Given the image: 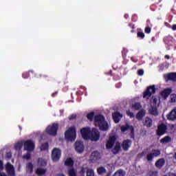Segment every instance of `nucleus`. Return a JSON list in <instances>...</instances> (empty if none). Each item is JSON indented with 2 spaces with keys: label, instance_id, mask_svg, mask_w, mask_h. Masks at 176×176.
Returning a JSON list of instances; mask_svg holds the SVG:
<instances>
[{
  "label": "nucleus",
  "instance_id": "obj_12",
  "mask_svg": "<svg viewBox=\"0 0 176 176\" xmlns=\"http://www.w3.org/2000/svg\"><path fill=\"white\" fill-rule=\"evenodd\" d=\"M164 79L166 82H176V73L175 72H170L166 74H164Z\"/></svg>",
  "mask_w": 176,
  "mask_h": 176
},
{
  "label": "nucleus",
  "instance_id": "obj_31",
  "mask_svg": "<svg viewBox=\"0 0 176 176\" xmlns=\"http://www.w3.org/2000/svg\"><path fill=\"white\" fill-rule=\"evenodd\" d=\"M149 112L151 115H153L154 116H157V115H159V113L157 112V109L155 107H152L149 110Z\"/></svg>",
  "mask_w": 176,
  "mask_h": 176
},
{
  "label": "nucleus",
  "instance_id": "obj_40",
  "mask_svg": "<svg viewBox=\"0 0 176 176\" xmlns=\"http://www.w3.org/2000/svg\"><path fill=\"white\" fill-rule=\"evenodd\" d=\"M170 102H176V94H173L170 95Z\"/></svg>",
  "mask_w": 176,
  "mask_h": 176
},
{
  "label": "nucleus",
  "instance_id": "obj_11",
  "mask_svg": "<svg viewBox=\"0 0 176 176\" xmlns=\"http://www.w3.org/2000/svg\"><path fill=\"white\" fill-rule=\"evenodd\" d=\"M100 159H101V154L97 151H93L89 157V160H91L92 163H96V162L100 160Z\"/></svg>",
  "mask_w": 176,
  "mask_h": 176
},
{
  "label": "nucleus",
  "instance_id": "obj_42",
  "mask_svg": "<svg viewBox=\"0 0 176 176\" xmlns=\"http://www.w3.org/2000/svg\"><path fill=\"white\" fill-rule=\"evenodd\" d=\"M78 116L75 113H73L72 115H70L69 117H68V119L69 120H75V119H76V117Z\"/></svg>",
  "mask_w": 176,
  "mask_h": 176
},
{
  "label": "nucleus",
  "instance_id": "obj_48",
  "mask_svg": "<svg viewBox=\"0 0 176 176\" xmlns=\"http://www.w3.org/2000/svg\"><path fill=\"white\" fill-rule=\"evenodd\" d=\"M93 118H94V112L89 113V120H93Z\"/></svg>",
  "mask_w": 176,
  "mask_h": 176
},
{
  "label": "nucleus",
  "instance_id": "obj_6",
  "mask_svg": "<svg viewBox=\"0 0 176 176\" xmlns=\"http://www.w3.org/2000/svg\"><path fill=\"white\" fill-rule=\"evenodd\" d=\"M51 157L54 162H58L61 157V150L58 148H53Z\"/></svg>",
  "mask_w": 176,
  "mask_h": 176
},
{
  "label": "nucleus",
  "instance_id": "obj_10",
  "mask_svg": "<svg viewBox=\"0 0 176 176\" xmlns=\"http://www.w3.org/2000/svg\"><path fill=\"white\" fill-rule=\"evenodd\" d=\"M166 133H167V125L165 124H160L157 129V135L162 137V135H164Z\"/></svg>",
  "mask_w": 176,
  "mask_h": 176
},
{
  "label": "nucleus",
  "instance_id": "obj_7",
  "mask_svg": "<svg viewBox=\"0 0 176 176\" xmlns=\"http://www.w3.org/2000/svg\"><path fill=\"white\" fill-rule=\"evenodd\" d=\"M25 151L32 152L35 149V143L32 140H26L23 144Z\"/></svg>",
  "mask_w": 176,
  "mask_h": 176
},
{
  "label": "nucleus",
  "instance_id": "obj_4",
  "mask_svg": "<svg viewBox=\"0 0 176 176\" xmlns=\"http://www.w3.org/2000/svg\"><path fill=\"white\" fill-rule=\"evenodd\" d=\"M58 130V124L53 123L52 126H48L45 129L47 134L49 135H57V131Z\"/></svg>",
  "mask_w": 176,
  "mask_h": 176
},
{
  "label": "nucleus",
  "instance_id": "obj_2",
  "mask_svg": "<svg viewBox=\"0 0 176 176\" xmlns=\"http://www.w3.org/2000/svg\"><path fill=\"white\" fill-rule=\"evenodd\" d=\"M65 138L70 142H74L76 140V128L75 126L68 128L65 132Z\"/></svg>",
  "mask_w": 176,
  "mask_h": 176
},
{
  "label": "nucleus",
  "instance_id": "obj_60",
  "mask_svg": "<svg viewBox=\"0 0 176 176\" xmlns=\"http://www.w3.org/2000/svg\"><path fill=\"white\" fill-rule=\"evenodd\" d=\"M0 176H7V175H6V173L3 172H0Z\"/></svg>",
  "mask_w": 176,
  "mask_h": 176
},
{
  "label": "nucleus",
  "instance_id": "obj_37",
  "mask_svg": "<svg viewBox=\"0 0 176 176\" xmlns=\"http://www.w3.org/2000/svg\"><path fill=\"white\" fill-rule=\"evenodd\" d=\"M38 164H40V166H45L47 164L46 161H45V160L42 158H38Z\"/></svg>",
  "mask_w": 176,
  "mask_h": 176
},
{
  "label": "nucleus",
  "instance_id": "obj_15",
  "mask_svg": "<svg viewBox=\"0 0 176 176\" xmlns=\"http://www.w3.org/2000/svg\"><path fill=\"white\" fill-rule=\"evenodd\" d=\"M115 142H116V136H110L109 140L106 144V148L112 149V148H113V146L115 145Z\"/></svg>",
  "mask_w": 176,
  "mask_h": 176
},
{
  "label": "nucleus",
  "instance_id": "obj_43",
  "mask_svg": "<svg viewBox=\"0 0 176 176\" xmlns=\"http://www.w3.org/2000/svg\"><path fill=\"white\" fill-rule=\"evenodd\" d=\"M122 54L123 58H126L127 56V50L124 48L123 50L122 51Z\"/></svg>",
  "mask_w": 176,
  "mask_h": 176
},
{
  "label": "nucleus",
  "instance_id": "obj_47",
  "mask_svg": "<svg viewBox=\"0 0 176 176\" xmlns=\"http://www.w3.org/2000/svg\"><path fill=\"white\" fill-rule=\"evenodd\" d=\"M129 27L131 28V32H134V28H135V26L133 23H129Z\"/></svg>",
  "mask_w": 176,
  "mask_h": 176
},
{
  "label": "nucleus",
  "instance_id": "obj_56",
  "mask_svg": "<svg viewBox=\"0 0 176 176\" xmlns=\"http://www.w3.org/2000/svg\"><path fill=\"white\" fill-rule=\"evenodd\" d=\"M57 94H58V91H56L52 94V97H56Z\"/></svg>",
  "mask_w": 176,
  "mask_h": 176
},
{
  "label": "nucleus",
  "instance_id": "obj_8",
  "mask_svg": "<svg viewBox=\"0 0 176 176\" xmlns=\"http://www.w3.org/2000/svg\"><path fill=\"white\" fill-rule=\"evenodd\" d=\"M74 149L78 153H83V151H85V144H83V142L77 140L74 143Z\"/></svg>",
  "mask_w": 176,
  "mask_h": 176
},
{
  "label": "nucleus",
  "instance_id": "obj_3",
  "mask_svg": "<svg viewBox=\"0 0 176 176\" xmlns=\"http://www.w3.org/2000/svg\"><path fill=\"white\" fill-rule=\"evenodd\" d=\"M100 134L98 129L96 128H93L91 131L89 128V140H91V141H94L95 142H97V141L100 140Z\"/></svg>",
  "mask_w": 176,
  "mask_h": 176
},
{
  "label": "nucleus",
  "instance_id": "obj_1",
  "mask_svg": "<svg viewBox=\"0 0 176 176\" xmlns=\"http://www.w3.org/2000/svg\"><path fill=\"white\" fill-rule=\"evenodd\" d=\"M94 123L96 127H99L102 131H107L108 129H109L108 122L105 121V117L103 115H96L94 116Z\"/></svg>",
  "mask_w": 176,
  "mask_h": 176
},
{
  "label": "nucleus",
  "instance_id": "obj_50",
  "mask_svg": "<svg viewBox=\"0 0 176 176\" xmlns=\"http://www.w3.org/2000/svg\"><path fill=\"white\" fill-rule=\"evenodd\" d=\"M6 159H12V153L10 152L6 153Z\"/></svg>",
  "mask_w": 176,
  "mask_h": 176
},
{
  "label": "nucleus",
  "instance_id": "obj_28",
  "mask_svg": "<svg viewBox=\"0 0 176 176\" xmlns=\"http://www.w3.org/2000/svg\"><path fill=\"white\" fill-rule=\"evenodd\" d=\"M126 173L122 169H119L115 172L113 176H125Z\"/></svg>",
  "mask_w": 176,
  "mask_h": 176
},
{
  "label": "nucleus",
  "instance_id": "obj_52",
  "mask_svg": "<svg viewBox=\"0 0 176 176\" xmlns=\"http://www.w3.org/2000/svg\"><path fill=\"white\" fill-rule=\"evenodd\" d=\"M89 176H94V170L93 169H89Z\"/></svg>",
  "mask_w": 176,
  "mask_h": 176
},
{
  "label": "nucleus",
  "instance_id": "obj_61",
  "mask_svg": "<svg viewBox=\"0 0 176 176\" xmlns=\"http://www.w3.org/2000/svg\"><path fill=\"white\" fill-rule=\"evenodd\" d=\"M129 18V14H124V19H126V20H127Z\"/></svg>",
  "mask_w": 176,
  "mask_h": 176
},
{
  "label": "nucleus",
  "instance_id": "obj_35",
  "mask_svg": "<svg viewBox=\"0 0 176 176\" xmlns=\"http://www.w3.org/2000/svg\"><path fill=\"white\" fill-rule=\"evenodd\" d=\"M40 149L41 151H47V149H49V143L48 142L43 143L41 146Z\"/></svg>",
  "mask_w": 176,
  "mask_h": 176
},
{
  "label": "nucleus",
  "instance_id": "obj_53",
  "mask_svg": "<svg viewBox=\"0 0 176 176\" xmlns=\"http://www.w3.org/2000/svg\"><path fill=\"white\" fill-rule=\"evenodd\" d=\"M3 170V161L0 160V171Z\"/></svg>",
  "mask_w": 176,
  "mask_h": 176
},
{
  "label": "nucleus",
  "instance_id": "obj_46",
  "mask_svg": "<svg viewBox=\"0 0 176 176\" xmlns=\"http://www.w3.org/2000/svg\"><path fill=\"white\" fill-rule=\"evenodd\" d=\"M158 174H159V172L157 170L150 172V176H157Z\"/></svg>",
  "mask_w": 176,
  "mask_h": 176
},
{
  "label": "nucleus",
  "instance_id": "obj_25",
  "mask_svg": "<svg viewBox=\"0 0 176 176\" xmlns=\"http://www.w3.org/2000/svg\"><path fill=\"white\" fill-rule=\"evenodd\" d=\"M26 171L29 172L30 174H32L34 172V165L32 162H28L26 165Z\"/></svg>",
  "mask_w": 176,
  "mask_h": 176
},
{
  "label": "nucleus",
  "instance_id": "obj_34",
  "mask_svg": "<svg viewBox=\"0 0 176 176\" xmlns=\"http://www.w3.org/2000/svg\"><path fill=\"white\" fill-rule=\"evenodd\" d=\"M69 176H77L76 170L74 169V168H71L68 170Z\"/></svg>",
  "mask_w": 176,
  "mask_h": 176
},
{
  "label": "nucleus",
  "instance_id": "obj_16",
  "mask_svg": "<svg viewBox=\"0 0 176 176\" xmlns=\"http://www.w3.org/2000/svg\"><path fill=\"white\" fill-rule=\"evenodd\" d=\"M173 36H166L164 38V42L165 45H167V49L168 50H170V47L173 46L174 45V41H173Z\"/></svg>",
  "mask_w": 176,
  "mask_h": 176
},
{
  "label": "nucleus",
  "instance_id": "obj_32",
  "mask_svg": "<svg viewBox=\"0 0 176 176\" xmlns=\"http://www.w3.org/2000/svg\"><path fill=\"white\" fill-rule=\"evenodd\" d=\"M97 173L99 174V175H102V174H104V173H107V169L104 168V166H100L97 168Z\"/></svg>",
  "mask_w": 176,
  "mask_h": 176
},
{
  "label": "nucleus",
  "instance_id": "obj_24",
  "mask_svg": "<svg viewBox=\"0 0 176 176\" xmlns=\"http://www.w3.org/2000/svg\"><path fill=\"white\" fill-rule=\"evenodd\" d=\"M121 149H122V147L120 146V143L116 142V146L111 150V152H112V153H113V155H118V153H119V152H120Z\"/></svg>",
  "mask_w": 176,
  "mask_h": 176
},
{
  "label": "nucleus",
  "instance_id": "obj_45",
  "mask_svg": "<svg viewBox=\"0 0 176 176\" xmlns=\"http://www.w3.org/2000/svg\"><path fill=\"white\" fill-rule=\"evenodd\" d=\"M126 115H127L128 116H129V118H131V119L133 118H134V113H133V112H131V111H126Z\"/></svg>",
  "mask_w": 176,
  "mask_h": 176
},
{
  "label": "nucleus",
  "instance_id": "obj_26",
  "mask_svg": "<svg viewBox=\"0 0 176 176\" xmlns=\"http://www.w3.org/2000/svg\"><path fill=\"white\" fill-rule=\"evenodd\" d=\"M65 166H67V167H72L74 166V160L72 158H67L65 161Z\"/></svg>",
  "mask_w": 176,
  "mask_h": 176
},
{
  "label": "nucleus",
  "instance_id": "obj_23",
  "mask_svg": "<svg viewBox=\"0 0 176 176\" xmlns=\"http://www.w3.org/2000/svg\"><path fill=\"white\" fill-rule=\"evenodd\" d=\"M164 164H166V160L164 158H161L156 161L155 167H157V168H162Z\"/></svg>",
  "mask_w": 176,
  "mask_h": 176
},
{
  "label": "nucleus",
  "instance_id": "obj_36",
  "mask_svg": "<svg viewBox=\"0 0 176 176\" xmlns=\"http://www.w3.org/2000/svg\"><path fill=\"white\" fill-rule=\"evenodd\" d=\"M21 148H23V142H17L14 146L15 151H21Z\"/></svg>",
  "mask_w": 176,
  "mask_h": 176
},
{
  "label": "nucleus",
  "instance_id": "obj_38",
  "mask_svg": "<svg viewBox=\"0 0 176 176\" xmlns=\"http://www.w3.org/2000/svg\"><path fill=\"white\" fill-rule=\"evenodd\" d=\"M137 36L138 38H140V39H144L145 38V34L143 32H138Z\"/></svg>",
  "mask_w": 176,
  "mask_h": 176
},
{
  "label": "nucleus",
  "instance_id": "obj_57",
  "mask_svg": "<svg viewBox=\"0 0 176 176\" xmlns=\"http://www.w3.org/2000/svg\"><path fill=\"white\" fill-rule=\"evenodd\" d=\"M84 116H86L87 119H89V112L84 113Z\"/></svg>",
  "mask_w": 176,
  "mask_h": 176
},
{
  "label": "nucleus",
  "instance_id": "obj_59",
  "mask_svg": "<svg viewBox=\"0 0 176 176\" xmlns=\"http://www.w3.org/2000/svg\"><path fill=\"white\" fill-rule=\"evenodd\" d=\"M164 58H166V60H170V55H165Z\"/></svg>",
  "mask_w": 176,
  "mask_h": 176
},
{
  "label": "nucleus",
  "instance_id": "obj_20",
  "mask_svg": "<svg viewBox=\"0 0 176 176\" xmlns=\"http://www.w3.org/2000/svg\"><path fill=\"white\" fill-rule=\"evenodd\" d=\"M168 120H176V108L167 115Z\"/></svg>",
  "mask_w": 176,
  "mask_h": 176
},
{
  "label": "nucleus",
  "instance_id": "obj_49",
  "mask_svg": "<svg viewBox=\"0 0 176 176\" xmlns=\"http://www.w3.org/2000/svg\"><path fill=\"white\" fill-rule=\"evenodd\" d=\"M138 75L139 76H142V75H144V69H140L138 70Z\"/></svg>",
  "mask_w": 176,
  "mask_h": 176
},
{
  "label": "nucleus",
  "instance_id": "obj_41",
  "mask_svg": "<svg viewBox=\"0 0 176 176\" xmlns=\"http://www.w3.org/2000/svg\"><path fill=\"white\" fill-rule=\"evenodd\" d=\"M23 159H25L26 160H30L31 159V154L28 153L25 155H23Z\"/></svg>",
  "mask_w": 176,
  "mask_h": 176
},
{
  "label": "nucleus",
  "instance_id": "obj_5",
  "mask_svg": "<svg viewBox=\"0 0 176 176\" xmlns=\"http://www.w3.org/2000/svg\"><path fill=\"white\" fill-rule=\"evenodd\" d=\"M156 93V88L155 85H151L147 87L146 90L143 93V98H149L152 94Z\"/></svg>",
  "mask_w": 176,
  "mask_h": 176
},
{
  "label": "nucleus",
  "instance_id": "obj_13",
  "mask_svg": "<svg viewBox=\"0 0 176 176\" xmlns=\"http://www.w3.org/2000/svg\"><path fill=\"white\" fill-rule=\"evenodd\" d=\"M6 170L9 176L16 175V173L14 172V166H13L10 162H8L6 164Z\"/></svg>",
  "mask_w": 176,
  "mask_h": 176
},
{
  "label": "nucleus",
  "instance_id": "obj_30",
  "mask_svg": "<svg viewBox=\"0 0 176 176\" xmlns=\"http://www.w3.org/2000/svg\"><path fill=\"white\" fill-rule=\"evenodd\" d=\"M133 109H135V111H140L142 108V106L141 105V103L140 102H135V104H132Z\"/></svg>",
  "mask_w": 176,
  "mask_h": 176
},
{
  "label": "nucleus",
  "instance_id": "obj_27",
  "mask_svg": "<svg viewBox=\"0 0 176 176\" xmlns=\"http://www.w3.org/2000/svg\"><path fill=\"white\" fill-rule=\"evenodd\" d=\"M36 174L38 176L45 175V174H46V170L42 168H38L36 170Z\"/></svg>",
  "mask_w": 176,
  "mask_h": 176
},
{
  "label": "nucleus",
  "instance_id": "obj_14",
  "mask_svg": "<svg viewBox=\"0 0 176 176\" xmlns=\"http://www.w3.org/2000/svg\"><path fill=\"white\" fill-rule=\"evenodd\" d=\"M133 144V141L130 139L124 140L122 144V149L125 152H127L130 148H131V144Z\"/></svg>",
  "mask_w": 176,
  "mask_h": 176
},
{
  "label": "nucleus",
  "instance_id": "obj_58",
  "mask_svg": "<svg viewBox=\"0 0 176 176\" xmlns=\"http://www.w3.org/2000/svg\"><path fill=\"white\" fill-rule=\"evenodd\" d=\"M172 30H173V31H176V25H175V24L173 25V26H172Z\"/></svg>",
  "mask_w": 176,
  "mask_h": 176
},
{
  "label": "nucleus",
  "instance_id": "obj_64",
  "mask_svg": "<svg viewBox=\"0 0 176 176\" xmlns=\"http://www.w3.org/2000/svg\"><path fill=\"white\" fill-rule=\"evenodd\" d=\"M151 41H152L153 42H155V37H152Z\"/></svg>",
  "mask_w": 176,
  "mask_h": 176
},
{
  "label": "nucleus",
  "instance_id": "obj_44",
  "mask_svg": "<svg viewBox=\"0 0 176 176\" xmlns=\"http://www.w3.org/2000/svg\"><path fill=\"white\" fill-rule=\"evenodd\" d=\"M151 28L149 26H146L144 29V32L146 34H151Z\"/></svg>",
  "mask_w": 176,
  "mask_h": 176
},
{
  "label": "nucleus",
  "instance_id": "obj_18",
  "mask_svg": "<svg viewBox=\"0 0 176 176\" xmlns=\"http://www.w3.org/2000/svg\"><path fill=\"white\" fill-rule=\"evenodd\" d=\"M171 93H173V89L171 87L166 88L161 92V96L164 98V100H166Z\"/></svg>",
  "mask_w": 176,
  "mask_h": 176
},
{
  "label": "nucleus",
  "instance_id": "obj_55",
  "mask_svg": "<svg viewBox=\"0 0 176 176\" xmlns=\"http://www.w3.org/2000/svg\"><path fill=\"white\" fill-rule=\"evenodd\" d=\"M145 152L142 151L141 153H139L138 155V157H142V156H144Z\"/></svg>",
  "mask_w": 176,
  "mask_h": 176
},
{
  "label": "nucleus",
  "instance_id": "obj_17",
  "mask_svg": "<svg viewBox=\"0 0 176 176\" xmlns=\"http://www.w3.org/2000/svg\"><path fill=\"white\" fill-rule=\"evenodd\" d=\"M122 118H123V115H122V113H120L119 111H115L112 113L113 120L116 123H119Z\"/></svg>",
  "mask_w": 176,
  "mask_h": 176
},
{
  "label": "nucleus",
  "instance_id": "obj_33",
  "mask_svg": "<svg viewBox=\"0 0 176 176\" xmlns=\"http://www.w3.org/2000/svg\"><path fill=\"white\" fill-rule=\"evenodd\" d=\"M120 130L122 131V133H126V131H127L128 130H130V125L129 124H125V125H122L120 127Z\"/></svg>",
  "mask_w": 176,
  "mask_h": 176
},
{
  "label": "nucleus",
  "instance_id": "obj_51",
  "mask_svg": "<svg viewBox=\"0 0 176 176\" xmlns=\"http://www.w3.org/2000/svg\"><path fill=\"white\" fill-rule=\"evenodd\" d=\"M131 60H132L133 63H138V58L135 56H132Z\"/></svg>",
  "mask_w": 176,
  "mask_h": 176
},
{
  "label": "nucleus",
  "instance_id": "obj_62",
  "mask_svg": "<svg viewBox=\"0 0 176 176\" xmlns=\"http://www.w3.org/2000/svg\"><path fill=\"white\" fill-rule=\"evenodd\" d=\"M56 175L57 176H65V175H64V173H58Z\"/></svg>",
  "mask_w": 176,
  "mask_h": 176
},
{
  "label": "nucleus",
  "instance_id": "obj_9",
  "mask_svg": "<svg viewBox=\"0 0 176 176\" xmlns=\"http://www.w3.org/2000/svg\"><path fill=\"white\" fill-rule=\"evenodd\" d=\"M160 150L159 149H154L152 151V153H149L146 155V159L148 162H152L153 160V157H157L160 156Z\"/></svg>",
  "mask_w": 176,
  "mask_h": 176
},
{
  "label": "nucleus",
  "instance_id": "obj_63",
  "mask_svg": "<svg viewBox=\"0 0 176 176\" xmlns=\"http://www.w3.org/2000/svg\"><path fill=\"white\" fill-rule=\"evenodd\" d=\"M86 176H89V168L86 169Z\"/></svg>",
  "mask_w": 176,
  "mask_h": 176
},
{
  "label": "nucleus",
  "instance_id": "obj_54",
  "mask_svg": "<svg viewBox=\"0 0 176 176\" xmlns=\"http://www.w3.org/2000/svg\"><path fill=\"white\" fill-rule=\"evenodd\" d=\"M37 78H47V76L43 74H38Z\"/></svg>",
  "mask_w": 176,
  "mask_h": 176
},
{
  "label": "nucleus",
  "instance_id": "obj_29",
  "mask_svg": "<svg viewBox=\"0 0 176 176\" xmlns=\"http://www.w3.org/2000/svg\"><path fill=\"white\" fill-rule=\"evenodd\" d=\"M171 142V138L170 136H165L160 140L161 144H167Z\"/></svg>",
  "mask_w": 176,
  "mask_h": 176
},
{
  "label": "nucleus",
  "instance_id": "obj_19",
  "mask_svg": "<svg viewBox=\"0 0 176 176\" xmlns=\"http://www.w3.org/2000/svg\"><path fill=\"white\" fill-rule=\"evenodd\" d=\"M80 133L83 140H89V126L81 129Z\"/></svg>",
  "mask_w": 176,
  "mask_h": 176
},
{
  "label": "nucleus",
  "instance_id": "obj_39",
  "mask_svg": "<svg viewBox=\"0 0 176 176\" xmlns=\"http://www.w3.org/2000/svg\"><path fill=\"white\" fill-rule=\"evenodd\" d=\"M30 74H34V71L30 70L28 72L23 74L22 76L24 79H25L28 78V76L30 75Z\"/></svg>",
  "mask_w": 176,
  "mask_h": 176
},
{
  "label": "nucleus",
  "instance_id": "obj_21",
  "mask_svg": "<svg viewBox=\"0 0 176 176\" xmlns=\"http://www.w3.org/2000/svg\"><path fill=\"white\" fill-rule=\"evenodd\" d=\"M145 115H146V111H145V109H141L136 114V119H138L139 121L142 120Z\"/></svg>",
  "mask_w": 176,
  "mask_h": 176
},
{
  "label": "nucleus",
  "instance_id": "obj_22",
  "mask_svg": "<svg viewBox=\"0 0 176 176\" xmlns=\"http://www.w3.org/2000/svg\"><path fill=\"white\" fill-rule=\"evenodd\" d=\"M153 123V121L149 117H146L143 121V124L146 127H152Z\"/></svg>",
  "mask_w": 176,
  "mask_h": 176
}]
</instances>
